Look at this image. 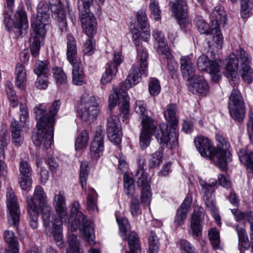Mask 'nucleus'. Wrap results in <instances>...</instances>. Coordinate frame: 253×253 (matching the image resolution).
I'll use <instances>...</instances> for the list:
<instances>
[{
	"label": "nucleus",
	"instance_id": "45",
	"mask_svg": "<svg viewBox=\"0 0 253 253\" xmlns=\"http://www.w3.org/2000/svg\"><path fill=\"white\" fill-rule=\"evenodd\" d=\"M5 90L10 102V106L13 108L17 107L18 104V101L17 97L16 95V92L13 88V85L11 82H6Z\"/></svg>",
	"mask_w": 253,
	"mask_h": 253
},
{
	"label": "nucleus",
	"instance_id": "43",
	"mask_svg": "<svg viewBox=\"0 0 253 253\" xmlns=\"http://www.w3.org/2000/svg\"><path fill=\"white\" fill-rule=\"evenodd\" d=\"M195 23L199 32L202 34L209 35L212 29L210 25L206 22L202 16H197L195 18Z\"/></svg>",
	"mask_w": 253,
	"mask_h": 253
},
{
	"label": "nucleus",
	"instance_id": "51",
	"mask_svg": "<svg viewBox=\"0 0 253 253\" xmlns=\"http://www.w3.org/2000/svg\"><path fill=\"white\" fill-rule=\"evenodd\" d=\"M88 139V134L87 131L85 130L82 131L77 138L75 144V149L76 150H82L85 148L86 146Z\"/></svg>",
	"mask_w": 253,
	"mask_h": 253
},
{
	"label": "nucleus",
	"instance_id": "5",
	"mask_svg": "<svg viewBox=\"0 0 253 253\" xmlns=\"http://www.w3.org/2000/svg\"><path fill=\"white\" fill-rule=\"evenodd\" d=\"M133 42L137 46V54L136 62L129 70L128 75L124 83L125 88H129L138 84L141 80V77H146L148 74V54L146 48L140 46L139 36H133Z\"/></svg>",
	"mask_w": 253,
	"mask_h": 253
},
{
	"label": "nucleus",
	"instance_id": "12",
	"mask_svg": "<svg viewBox=\"0 0 253 253\" xmlns=\"http://www.w3.org/2000/svg\"><path fill=\"white\" fill-rule=\"evenodd\" d=\"M3 23L8 31L12 30L13 24L14 28L20 30L28 28V19L25 11L21 7H19L14 14V20L12 21L11 15L6 11L4 13Z\"/></svg>",
	"mask_w": 253,
	"mask_h": 253
},
{
	"label": "nucleus",
	"instance_id": "17",
	"mask_svg": "<svg viewBox=\"0 0 253 253\" xmlns=\"http://www.w3.org/2000/svg\"><path fill=\"white\" fill-rule=\"evenodd\" d=\"M197 65L200 70L208 72L213 81H216L221 77L218 63L215 61L209 60L208 57L205 54L198 58Z\"/></svg>",
	"mask_w": 253,
	"mask_h": 253
},
{
	"label": "nucleus",
	"instance_id": "32",
	"mask_svg": "<svg viewBox=\"0 0 253 253\" xmlns=\"http://www.w3.org/2000/svg\"><path fill=\"white\" fill-rule=\"evenodd\" d=\"M16 81L15 84L17 87L24 90L26 85V70L25 66L20 63H18L15 68Z\"/></svg>",
	"mask_w": 253,
	"mask_h": 253
},
{
	"label": "nucleus",
	"instance_id": "16",
	"mask_svg": "<svg viewBox=\"0 0 253 253\" xmlns=\"http://www.w3.org/2000/svg\"><path fill=\"white\" fill-rule=\"evenodd\" d=\"M200 184L204 193L203 199L207 209L210 211L215 212L217 208L216 206L213 187L216 184V180H211L209 183L201 180L200 181Z\"/></svg>",
	"mask_w": 253,
	"mask_h": 253
},
{
	"label": "nucleus",
	"instance_id": "20",
	"mask_svg": "<svg viewBox=\"0 0 253 253\" xmlns=\"http://www.w3.org/2000/svg\"><path fill=\"white\" fill-rule=\"evenodd\" d=\"M204 219V212L203 209L200 208L194 210L190 221L188 233L196 239L202 234V223Z\"/></svg>",
	"mask_w": 253,
	"mask_h": 253
},
{
	"label": "nucleus",
	"instance_id": "36",
	"mask_svg": "<svg viewBox=\"0 0 253 253\" xmlns=\"http://www.w3.org/2000/svg\"><path fill=\"white\" fill-rule=\"evenodd\" d=\"M245 106L242 95L239 90L233 89L229 97L228 107Z\"/></svg>",
	"mask_w": 253,
	"mask_h": 253
},
{
	"label": "nucleus",
	"instance_id": "10",
	"mask_svg": "<svg viewBox=\"0 0 253 253\" xmlns=\"http://www.w3.org/2000/svg\"><path fill=\"white\" fill-rule=\"evenodd\" d=\"M129 98L127 93L121 88H115L109 96V108L112 110L118 103L121 104V113L123 118L126 119L129 112Z\"/></svg>",
	"mask_w": 253,
	"mask_h": 253
},
{
	"label": "nucleus",
	"instance_id": "48",
	"mask_svg": "<svg viewBox=\"0 0 253 253\" xmlns=\"http://www.w3.org/2000/svg\"><path fill=\"white\" fill-rule=\"evenodd\" d=\"M233 53H235L237 57L239 59L240 66L248 65L252 61V57L243 48L240 47L235 50Z\"/></svg>",
	"mask_w": 253,
	"mask_h": 253
},
{
	"label": "nucleus",
	"instance_id": "39",
	"mask_svg": "<svg viewBox=\"0 0 253 253\" xmlns=\"http://www.w3.org/2000/svg\"><path fill=\"white\" fill-rule=\"evenodd\" d=\"M89 193L87 197V208L89 211H98L97 197L98 195L93 188L89 189Z\"/></svg>",
	"mask_w": 253,
	"mask_h": 253
},
{
	"label": "nucleus",
	"instance_id": "15",
	"mask_svg": "<svg viewBox=\"0 0 253 253\" xmlns=\"http://www.w3.org/2000/svg\"><path fill=\"white\" fill-rule=\"evenodd\" d=\"M194 143L202 157L208 158L211 160L214 159L215 147L209 138L198 135L194 138Z\"/></svg>",
	"mask_w": 253,
	"mask_h": 253
},
{
	"label": "nucleus",
	"instance_id": "1",
	"mask_svg": "<svg viewBox=\"0 0 253 253\" xmlns=\"http://www.w3.org/2000/svg\"><path fill=\"white\" fill-rule=\"evenodd\" d=\"M48 7L41 1L37 6V15L32 19V31L30 38V49L31 54L39 56L41 43L46 35L45 27L49 24V9L54 14H59L62 10L61 0H48Z\"/></svg>",
	"mask_w": 253,
	"mask_h": 253
},
{
	"label": "nucleus",
	"instance_id": "19",
	"mask_svg": "<svg viewBox=\"0 0 253 253\" xmlns=\"http://www.w3.org/2000/svg\"><path fill=\"white\" fill-rule=\"evenodd\" d=\"M239 63V59L237 57L235 53H232L231 54L228 61L226 65L224 76L228 78L230 84L233 86L238 84L239 82V78L237 74Z\"/></svg>",
	"mask_w": 253,
	"mask_h": 253
},
{
	"label": "nucleus",
	"instance_id": "6",
	"mask_svg": "<svg viewBox=\"0 0 253 253\" xmlns=\"http://www.w3.org/2000/svg\"><path fill=\"white\" fill-rule=\"evenodd\" d=\"M100 99L87 93H84L77 104V109L81 118L85 121L95 119L99 113Z\"/></svg>",
	"mask_w": 253,
	"mask_h": 253
},
{
	"label": "nucleus",
	"instance_id": "41",
	"mask_svg": "<svg viewBox=\"0 0 253 253\" xmlns=\"http://www.w3.org/2000/svg\"><path fill=\"white\" fill-rule=\"evenodd\" d=\"M231 118L238 122L242 121L245 117V106L228 107Z\"/></svg>",
	"mask_w": 253,
	"mask_h": 253
},
{
	"label": "nucleus",
	"instance_id": "64",
	"mask_svg": "<svg viewBox=\"0 0 253 253\" xmlns=\"http://www.w3.org/2000/svg\"><path fill=\"white\" fill-rule=\"evenodd\" d=\"M213 14L217 21H225V12L222 6L218 5L215 6L213 10Z\"/></svg>",
	"mask_w": 253,
	"mask_h": 253
},
{
	"label": "nucleus",
	"instance_id": "11",
	"mask_svg": "<svg viewBox=\"0 0 253 253\" xmlns=\"http://www.w3.org/2000/svg\"><path fill=\"white\" fill-rule=\"evenodd\" d=\"M135 179L141 192L140 197L141 203L145 206L149 205L152 196L149 178L147 173L140 166L138 167L135 174Z\"/></svg>",
	"mask_w": 253,
	"mask_h": 253
},
{
	"label": "nucleus",
	"instance_id": "42",
	"mask_svg": "<svg viewBox=\"0 0 253 253\" xmlns=\"http://www.w3.org/2000/svg\"><path fill=\"white\" fill-rule=\"evenodd\" d=\"M209 237L210 243L214 250L221 249L220 245L219 232L215 228H212L209 231Z\"/></svg>",
	"mask_w": 253,
	"mask_h": 253
},
{
	"label": "nucleus",
	"instance_id": "61",
	"mask_svg": "<svg viewBox=\"0 0 253 253\" xmlns=\"http://www.w3.org/2000/svg\"><path fill=\"white\" fill-rule=\"evenodd\" d=\"M162 154L160 151H157L151 156L149 161V166L155 168L160 165L162 162Z\"/></svg>",
	"mask_w": 253,
	"mask_h": 253
},
{
	"label": "nucleus",
	"instance_id": "53",
	"mask_svg": "<svg viewBox=\"0 0 253 253\" xmlns=\"http://www.w3.org/2000/svg\"><path fill=\"white\" fill-rule=\"evenodd\" d=\"M148 89L151 95L153 96L158 95L161 89L159 81L156 78L151 79L149 82Z\"/></svg>",
	"mask_w": 253,
	"mask_h": 253
},
{
	"label": "nucleus",
	"instance_id": "29",
	"mask_svg": "<svg viewBox=\"0 0 253 253\" xmlns=\"http://www.w3.org/2000/svg\"><path fill=\"white\" fill-rule=\"evenodd\" d=\"M180 64L182 75L187 80L194 76L195 68L189 56H182L180 59Z\"/></svg>",
	"mask_w": 253,
	"mask_h": 253
},
{
	"label": "nucleus",
	"instance_id": "57",
	"mask_svg": "<svg viewBox=\"0 0 253 253\" xmlns=\"http://www.w3.org/2000/svg\"><path fill=\"white\" fill-rule=\"evenodd\" d=\"M130 211L133 216H137L141 214L140 203L138 196L133 197L130 201Z\"/></svg>",
	"mask_w": 253,
	"mask_h": 253
},
{
	"label": "nucleus",
	"instance_id": "9",
	"mask_svg": "<svg viewBox=\"0 0 253 253\" xmlns=\"http://www.w3.org/2000/svg\"><path fill=\"white\" fill-rule=\"evenodd\" d=\"M176 105L174 104H170L167 106L164 112V117L167 122L164 123L168 126L167 131L172 143L177 144L178 138V121L176 115Z\"/></svg>",
	"mask_w": 253,
	"mask_h": 253
},
{
	"label": "nucleus",
	"instance_id": "21",
	"mask_svg": "<svg viewBox=\"0 0 253 253\" xmlns=\"http://www.w3.org/2000/svg\"><path fill=\"white\" fill-rule=\"evenodd\" d=\"M188 89L193 94L206 95L209 89L207 82L202 76L195 75L189 80Z\"/></svg>",
	"mask_w": 253,
	"mask_h": 253
},
{
	"label": "nucleus",
	"instance_id": "30",
	"mask_svg": "<svg viewBox=\"0 0 253 253\" xmlns=\"http://www.w3.org/2000/svg\"><path fill=\"white\" fill-rule=\"evenodd\" d=\"M66 55L67 60L70 64L75 63L77 60L76 42L74 37L71 34L67 36Z\"/></svg>",
	"mask_w": 253,
	"mask_h": 253
},
{
	"label": "nucleus",
	"instance_id": "37",
	"mask_svg": "<svg viewBox=\"0 0 253 253\" xmlns=\"http://www.w3.org/2000/svg\"><path fill=\"white\" fill-rule=\"evenodd\" d=\"M34 200H37L39 202V206L42 208L47 205V197L45 192L42 187L40 186H37L35 187L33 197H32ZM35 202V201H34Z\"/></svg>",
	"mask_w": 253,
	"mask_h": 253
},
{
	"label": "nucleus",
	"instance_id": "22",
	"mask_svg": "<svg viewBox=\"0 0 253 253\" xmlns=\"http://www.w3.org/2000/svg\"><path fill=\"white\" fill-rule=\"evenodd\" d=\"M139 27L140 28V37L146 42L150 39V25L148 22V17L145 10L139 9L136 15Z\"/></svg>",
	"mask_w": 253,
	"mask_h": 253
},
{
	"label": "nucleus",
	"instance_id": "31",
	"mask_svg": "<svg viewBox=\"0 0 253 253\" xmlns=\"http://www.w3.org/2000/svg\"><path fill=\"white\" fill-rule=\"evenodd\" d=\"M3 238L10 249V251H6L5 253H19V242L13 231L5 230L3 232Z\"/></svg>",
	"mask_w": 253,
	"mask_h": 253
},
{
	"label": "nucleus",
	"instance_id": "40",
	"mask_svg": "<svg viewBox=\"0 0 253 253\" xmlns=\"http://www.w3.org/2000/svg\"><path fill=\"white\" fill-rule=\"evenodd\" d=\"M116 217L119 227L120 236L123 239H125L126 233L130 229L128 221L125 217L119 216L117 213H116Z\"/></svg>",
	"mask_w": 253,
	"mask_h": 253
},
{
	"label": "nucleus",
	"instance_id": "23",
	"mask_svg": "<svg viewBox=\"0 0 253 253\" xmlns=\"http://www.w3.org/2000/svg\"><path fill=\"white\" fill-rule=\"evenodd\" d=\"M247 131L253 137V122L248 123ZM239 160L248 168L253 170V152L249 151L248 148L241 149L238 152Z\"/></svg>",
	"mask_w": 253,
	"mask_h": 253
},
{
	"label": "nucleus",
	"instance_id": "44",
	"mask_svg": "<svg viewBox=\"0 0 253 253\" xmlns=\"http://www.w3.org/2000/svg\"><path fill=\"white\" fill-rule=\"evenodd\" d=\"M239 74L241 78L248 84H251L253 81V70L248 65L241 66Z\"/></svg>",
	"mask_w": 253,
	"mask_h": 253
},
{
	"label": "nucleus",
	"instance_id": "14",
	"mask_svg": "<svg viewBox=\"0 0 253 253\" xmlns=\"http://www.w3.org/2000/svg\"><path fill=\"white\" fill-rule=\"evenodd\" d=\"M6 200V205L10 214L9 222L10 224L15 225L19 222L20 211L17 199L11 187H8L7 189Z\"/></svg>",
	"mask_w": 253,
	"mask_h": 253
},
{
	"label": "nucleus",
	"instance_id": "46",
	"mask_svg": "<svg viewBox=\"0 0 253 253\" xmlns=\"http://www.w3.org/2000/svg\"><path fill=\"white\" fill-rule=\"evenodd\" d=\"M117 69L115 67H111L110 65L106 64V70L103 74L101 79V83L102 84H106L110 83L115 76Z\"/></svg>",
	"mask_w": 253,
	"mask_h": 253
},
{
	"label": "nucleus",
	"instance_id": "28",
	"mask_svg": "<svg viewBox=\"0 0 253 253\" xmlns=\"http://www.w3.org/2000/svg\"><path fill=\"white\" fill-rule=\"evenodd\" d=\"M73 66L72 83L76 85H82L85 82V74L80 59L71 64Z\"/></svg>",
	"mask_w": 253,
	"mask_h": 253
},
{
	"label": "nucleus",
	"instance_id": "3",
	"mask_svg": "<svg viewBox=\"0 0 253 253\" xmlns=\"http://www.w3.org/2000/svg\"><path fill=\"white\" fill-rule=\"evenodd\" d=\"M60 105L59 100L54 101L50 107L48 113L44 109L43 104H40L34 108L37 129L34 131L32 137L35 146H40L42 144L47 149L51 145L55 116Z\"/></svg>",
	"mask_w": 253,
	"mask_h": 253
},
{
	"label": "nucleus",
	"instance_id": "25",
	"mask_svg": "<svg viewBox=\"0 0 253 253\" xmlns=\"http://www.w3.org/2000/svg\"><path fill=\"white\" fill-rule=\"evenodd\" d=\"M26 203L30 226L33 229H37L39 224L38 206L34 202V200L32 196H28L26 198Z\"/></svg>",
	"mask_w": 253,
	"mask_h": 253
},
{
	"label": "nucleus",
	"instance_id": "52",
	"mask_svg": "<svg viewBox=\"0 0 253 253\" xmlns=\"http://www.w3.org/2000/svg\"><path fill=\"white\" fill-rule=\"evenodd\" d=\"M53 74L57 84H63L66 83L67 77L61 68H54L53 69Z\"/></svg>",
	"mask_w": 253,
	"mask_h": 253
},
{
	"label": "nucleus",
	"instance_id": "56",
	"mask_svg": "<svg viewBox=\"0 0 253 253\" xmlns=\"http://www.w3.org/2000/svg\"><path fill=\"white\" fill-rule=\"evenodd\" d=\"M209 35L213 37V40L216 44V48H220L223 42V36L218 27L217 26L214 27Z\"/></svg>",
	"mask_w": 253,
	"mask_h": 253
},
{
	"label": "nucleus",
	"instance_id": "2",
	"mask_svg": "<svg viewBox=\"0 0 253 253\" xmlns=\"http://www.w3.org/2000/svg\"><path fill=\"white\" fill-rule=\"evenodd\" d=\"M53 205L56 214L53 213L50 206L45 205L42 210V219L46 234L53 236L55 240H62V225L68 219V214L66 206L65 192L60 190L54 195Z\"/></svg>",
	"mask_w": 253,
	"mask_h": 253
},
{
	"label": "nucleus",
	"instance_id": "38",
	"mask_svg": "<svg viewBox=\"0 0 253 253\" xmlns=\"http://www.w3.org/2000/svg\"><path fill=\"white\" fill-rule=\"evenodd\" d=\"M68 247L66 253H82L80 248V243L77 236L72 234L68 236Z\"/></svg>",
	"mask_w": 253,
	"mask_h": 253
},
{
	"label": "nucleus",
	"instance_id": "47",
	"mask_svg": "<svg viewBox=\"0 0 253 253\" xmlns=\"http://www.w3.org/2000/svg\"><path fill=\"white\" fill-rule=\"evenodd\" d=\"M89 168L86 162H83L80 166V180L83 189L86 187V181L88 176Z\"/></svg>",
	"mask_w": 253,
	"mask_h": 253
},
{
	"label": "nucleus",
	"instance_id": "49",
	"mask_svg": "<svg viewBox=\"0 0 253 253\" xmlns=\"http://www.w3.org/2000/svg\"><path fill=\"white\" fill-rule=\"evenodd\" d=\"M231 211L234 215L236 221H240L245 218H247L250 224V227H252V225H253V222L252 220V211L244 212L238 209H231Z\"/></svg>",
	"mask_w": 253,
	"mask_h": 253
},
{
	"label": "nucleus",
	"instance_id": "33",
	"mask_svg": "<svg viewBox=\"0 0 253 253\" xmlns=\"http://www.w3.org/2000/svg\"><path fill=\"white\" fill-rule=\"evenodd\" d=\"M10 126L12 142L15 146H19L23 142V136L21 126L17 121L12 122Z\"/></svg>",
	"mask_w": 253,
	"mask_h": 253
},
{
	"label": "nucleus",
	"instance_id": "58",
	"mask_svg": "<svg viewBox=\"0 0 253 253\" xmlns=\"http://www.w3.org/2000/svg\"><path fill=\"white\" fill-rule=\"evenodd\" d=\"M20 176H31L32 170L31 166L26 161H21L19 164Z\"/></svg>",
	"mask_w": 253,
	"mask_h": 253
},
{
	"label": "nucleus",
	"instance_id": "50",
	"mask_svg": "<svg viewBox=\"0 0 253 253\" xmlns=\"http://www.w3.org/2000/svg\"><path fill=\"white\" fill-rule=\"evenodd\" d=\"M49 62L47 60L38 61L35 65L34 72L38 76L47 75Z\"/></svg>",
	"mask_w": 253,
	"mask_h": 253
},
{
	"label": "nucleus",
	"instance_id": "7",
	"mask_svg": "<svg viewBox=\"0 0 253 253\" xmlns=\"http://www.w3.org/2000/svg\"><path fill=\"white\" fill-rule=\"evenodd\" d=\"M83 5L79 6V17L84 32L88 35H93L97 32V22L89 6L93 0H80Z\"/></svg>",
	"mask_w": 253,
	"mask_h": 253
},
{
	"label": "nucleus",
	"instance_id": "27",
	"mask_svg": "<svg viewBox=\"0 0 253 253\" xmlns=\"http://www.w3.org/2000/svg\"><path fill=\"white\" fill-rule=\"evenodd\" d=\"M80 226L83 239L87 241L89 245H93L95 244V236L92 224L85 218L84 221H78V227Z\"/></svg>",
	"mask_w": 253,
	"mask_h": 253
},
{
	"label": "nucleus",
	"instance_id": "8",
	"mask_svg": "<svg viewBox=\"0 0 253 253\" xmlns=\"http://www.w3.org/2000/svg\"><path fill=\"white\" fill-rule=\"evenodd\" d=\"M216 147L215 150V157L216 158V165L222 170L227 169V164L231 160V154L229 151L230 143L227 139L219 133L215 135Z\"/></svg>",
	"mask_w": 253,
	"mask_h": 253
},
{
	"label": "nucleus",
	"instance_id": "24",
	"mask_svg": "<svg viewBox=\"0 0 253 253\" xmlns=\"http://www.w3.org/2000/svg\"><path fill=\"white\" fill-rule=\"evenodd\" d=\"M80 205L78 202H74L71 206V216L69 218V226L72 231H76L78 228V221L85 219L84 215L79 211Z\"/></svg>",
	"mask_w": 253,
	"mask_h": 253
},
{
	"label": "nucleus",
	"instance_id": "54",
	"mask_svg": "<svg viewBox=\"0 0 253 253\" xmlns=\"http://www.w3.org/2000/svg\"><path fill=\"white\" fill-rule=\"evenodd\" d=\"M149 7L154 19L156 21L160 20L161 19V11L158 2L156 0H150Z\"/></svg>",
	"mask_w": 253,
	"mask_h": 253
},
{
	"label": "nucleus",
	"instance_id": "4",
	"mask_svg": "<svg viewBox=\"0 0 253 253\" xmlns=\"http://www.w3.org/2000/svg\"><path fill=\"white\" fill-rule=\"evenodd\" d=\"M142 128L139 134V145L142 149L147 148L151 140V135L155 136L159 143L162 147L172 148L176 145L172 143L167 131L168 126L164 124L157 126L155 121L150 117L142 118Z\"/></svg>",
	"mask_w": 253,
	"mask_h": 253
},
{
	"label": "nucleus",
	"instance_id": "55",
	"mask_svg": "<svg viewBox=\"0 0 253 253\" xmlns=\"http://www.w3.org/2000/svg\"><path fill=\"white\" fill-rule=\"evenodd\" d=\"M179 244L181 253H198L194 247L186 240H180Z\"/></svg>",
	"mask_w": 253,
	"mask_h": 253
},
{
	"label": "nucleus",
	"instance_id": "60",
	"mask_svg": "<svg viewBox=\"0 0 253 253\" xmlns=\"http://www.w3.org/2000/svg\"><path fill=\"white\" fill-rule=\"evenodd\" d=\"M19 182L20 186L23 190L29 192L31 188L32 177L20 176Z\"/></svg>",
	"mask_w": 253,
	"mask_h": 253
},
{
	"label": "nucleus",
	"instance_id": "34",
	"mask_svg": "<svg viewBox=\"0 0 253 253\" xmlns=\"http://www.w3.org/2000/svg\"><path fill=\"white\" fill-rule=\"evenodd\" d=\"M171 10L179 20L185 18L187 13L186 3L183 0H175L171 5Z\"/></svg>",
	"mask_w": 253,
	"mask_h": 253
},
{
	"label": "nucleus",
	"instance_id": "62",
	"mask_svg": "<svg viewBox=\"0 0 253 253\" xmlns=\"http://www.w3.org/2000/svg\"><path fill=\"white\" fill-rule=\"evenodd\" d=\"M123 61V57L120 52H115L113 54V58L112 61L107 63L111 67H115L118 70V67Z\"/></svg>",
	"mask_w": 253,
	"mask_h": 253
},
{
	"label": "nucleus",
	"instance_id": "59",
	"mask_svg": "<svg viewBox=\"0 0 253 253\" xmlns=\"http://www.w3.org/2000/svg\"><path fill=\"white\" fill-rule=\"evenodd\" d=\"M86 35L88 36V39L84 43L83 51L84 54L91 55L93 53L95 49L94 44L91 40V38L93 37L95 34L93 35Z\"/></svg>",
	"mask_w": 253,
	"mask_h": 253
},
{
	"label": "nucleus",
	"instance_id": "26",
	"mask_svg": "<svg viewBox=\"0 0 253 253\" xmlns=\"http://www.w3.org/2000/svg\"><path fill=\"white\" fill-rule=\"evenodd\" d=\"M152 36L158 42V45L156 47L157 52L162 55H164L168 59V64H169V60L171 58V54L168 46L166 43L163 34L161 31L155 30L153 32Z\"/></svg>",
	"mask_w": 253,
	"mask_h": 253
},
{
	"label": "nucleus",
	"instance_id": "13",
	"mask_svg": "<svg viewBox=\"0 0 253 253\" xmlns=\"http://www.w3.org/2000/svg\"><path fill=\"white\" fill-rule=\"evenodd\" d=\"M104 132L103 129L97 128L94 137L89 146V157L92 161H97L103 155L104 149Z\"/></svg>",
	"mask_w": 253,
	"mask_h": 253
},
{
	"label": "nucleus",
	"instance_id": "35",
	"mask_svg": "<svg viewBox=\"0 0 253 253\" xmlns=\"http://www.w3.org/2000/svg\"><path fill=\"white\" fill-rule=\"evenodd\" d=\"M127 239L130 251L126 253H141L139 238L136 232H130Z\"/></svg>",
	"mask_w": 253,
	"mask_h": 253
},
{
	"label": "nucleus",
	"instance_id": "63",
	"mask_svg": "<svg viewBox=\"0 0 253 253\" xmlns=\"http://www.w3.org/2000/svg\"><path fill=\"white\" fill-rule=\"evenodd\" d=\"M124 191L128 197L131 196L133 198L138 196L137 194H135V186L131 181L124 182Z\"/></svg>",
	"mask_w": 253,
	"mask_h": 253
},
{
	"label": "nucleus",
	"instance_id": "18",
	"mask_svg": "<svg viewBox=\"0 0 253 253\" xmlns=\"http://www.w3.org/2000/svg\"><path fill=\"white\" fill-rule=\"evenodd\" d=\"M107 133L108 139L115 145L119 144L123 135L121 122L116 116H110L108 121Z\"/></svg>",
	"mask_w": 253,
	"mask_h": 253
}]
</instances>
